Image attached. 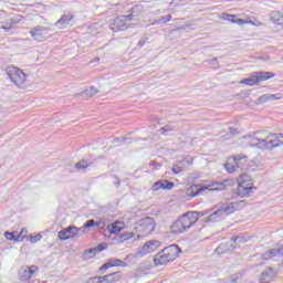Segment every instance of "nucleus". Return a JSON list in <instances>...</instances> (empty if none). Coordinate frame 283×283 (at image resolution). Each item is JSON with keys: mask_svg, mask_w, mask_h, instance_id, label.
I'll return each mask as SVG.
<instances>
[{"mask_svg": "<svg viewBox=\"0 0 283 283\" xmlns=\"http://www.w3.org/2000/svg\"><path fill=\"white\" fill-rule=\"evenodd\" d=\"M171 170L172 174H180V171H182V168L178 167V165H174Z\"/></svg>", "mask_w": 283, "mask_h": 283, "instance_id": "nucleus-43", "label": "nucleus"}, {"mask_svg": "<svg viewBox=\"0 0 283 283\" xmlns=\"http://www.w3.org/2000/svg\"><path fill=\"white\" fill-rule=\"evenodd\" d=\"M258 77L255 75V73H253L250 77L248 78H244L241 81V85H250V86H253V85H258Z\"/></svg>", "mask_w": 283, "mask_h": 283, "instance_id": "nucleus-24", "label": "nucleus"}, {"mask_svg": "<svg viewBox=\"0 0 283 283\" xmlns=\"http://www.w3.org/2000/svg\"><path fill=\"white\" fill-rule=\"evenodd\" d=\"M160 134H165L166 132H174V127L171 126H164L159 129Z\"/></svg>", "mask_w": 283, "mask_h": 283, "instance_id": "nucleus-39", "label": "nucleus"}, {"mask_svg": "<svg viewBox=\"0 0 283 283\" xmlns=\"http://www.w3.org/2000/svg\"><path fill=\"white\" fill-rule=\"evenodd\" d=\"M259 103H269V101H271V96L270 94H264L261 97H259Z\"/></svg>", "mask_w": 283, "mask_h": 283, "instance_id": "nucleus-33", "label": "nucleus"}, {"mask_svg": "<svg viewBox=\"0 0 283 283\" xmlns=\"http://www.w3.org/2000/svg\"><path fill=\"white\" fill-rule=\"evenodd\" d=\"M160 189H174V182L169 181V180H159L156 181L153 185V191H158Z\"/></svg>", "mask_w": 283, "mask_h": 283, "instance_id": "nucleus-16", "label": "nucleus"}, {"mask_svg": "<svg viewBox=\"0 0 283 283\" xmlns=\"http://www.w3.org/2000/svg\"><path fill=\"white\" fill-rule=\"evenodd\" d=\"M126 140H127V138H118V137H116V138L113 139V143H125Z\"/></svg>", "mask_w": 283, "mask_h": 283, "instance_id": "nucleus-49", "label": "nucleus"}, {"mask_svg": "<svg viewBox=\"0 0 283 283\" xmlns=\"http://www.w3.org/2000/svg\"><path fill=\"white\" fill-rule=\"evenodd\" d=\"M87 167H90V161H87L86 159H81L80 161H77L75 164V169H87Z\"/></svg>", "mask_w": 283, "mask_h": 283, "instance_id": "nucleus-27", "label": "nucleus"}, {"mask_svg": "<svg viewBox=\"0 0 283 283\" xmlns=\"http://www.w3.org/2000/svg\"><path fill=\"white\" fill-rule=\"evenodd\" d=\"M107 269H112V265L109 262L104 263L101 268L99 271H107Z\"/></svg>", "mask_w": 283, "mask_h": 283, "instance_id": "nucleus-44", "label": "nucleus"}, {"mask_svg": "<svg viewBox=\"0 0 283 283\" xmlns=\"http://www.w3.org/2000/svg\"><path fill=\"white\" fill-rule=\"evenodd\" d=\"M247 178H249L247 175H240L239 176V186L237 188V193L240 196V198H245V196H249L252 191H255V187L247 185Z\"/></svg>", "mask_w": 283, "mask_h": 283, "instance_id": "nucleus-10", "label": "nucleus"}, {"mask_svg": "<svg viewBox=\"0 0 283 283\" xmlns=\"http://www.w3.org/2000/svg\"><path fill=\"white\" fill-rule=\"evenodd\" d=\"M256 80L259 83H262L263 81H269V78H273L275 74L271 72H255Z\"/></svg>", "mask_w": 283, "mask_h": 283, "instance_id": "nucleus-22", "label": "nucleus"}, {"mask_svg": "<svg viewBox=\"0 0 283 283\" xmlns=\"http://www.w3.org/2000/svg\"><path fill=\"white\" fill-rule=\"evenodd\" d=\"M202 186L200 185H192L186 190V195L188 198H196L198 193H202Z\"/></svg>", "mask_w": 283, "mask_h": 283, "instance_id": "nucleus-20", "label": "nucleus"}, {"mask_svg": "<svg viewBox=\"0 0 283 283\" xmlns=\"http://www.w3.org/2000/svg\"><path fill=\"white\" fill-rule=\"evenodd\" d=\"M248 23L250 25H254L255 28H260V25H264V23H262L260 20H255V21L250 20V21H248Z\"/></svg>", "mask_w": 283, "mask_h": 283, "instance_id": "nucleus-36", "label": "nucleus"}, {"mask_svg": "<svg viewBox=\"0 0 283 283\" xmlns=\"http://www.w3.org/2000/svg\"><path fill=\"white\" fill-rule=\"evenodd\" d=\"M120 231H123V222L117 221L107 226V228L104 231V235H118Z\"/></svg>", "mask_w": 283, "mask_h": 283, "instance_id": "nucleus-14", "label": "nucleus"}, {"mask_svg": "<svg viewBox=\"0 0 283 283\" xmlns=\"http://www.w3.org/2000/svg\"><path fill=\"white\" fill-rule=\"evenodd\" d=\"M36 271H39V266H22L18 273V277L20 282H30L34 275H36Z\"/></svg>", "mask_w": 283, "mask_h": 283, "instance_id": "nucleus-11", "label": "nucleus"}, {"mask_svg": "<svg viewBox=\"0 0 283 283\" xmlns=\"http://www.w3.org/2000/svg\"><path fill=\"white\" fill-rule=\"evenodd\" d=\"M84 254H85V255H91V254H93L92 258H94V255L97 254L96 248H92V249H88V250L84 251Z\"/></svg>", "mask_w": 283, "mask_h": 283, "instance_id": "nucleus-38", "label": "nucleus"}, {"mask_svg": "<svg viewBox=\"0 0 283 283\" xmlns=\"http://www.w3.org/2000/svg\"><path fill=\"white\" fill-rule=\"evenodd\" d=\"M161 242L158 240H150L146 242L140 250L137 251L136 258H144V255H147L149 253H154L155 251H158L161 247Z\"/></svg>", "mask_w": 283, "mask_h": 283, "instance_id": "nucleus-8", "label": "nucleus"}, {"mask_svg": "<svg viewBox=\"0 0 283 283\" xmlns=\"http://www.w3.org/2000/svg\"><path fill=\"white\" fill-rule=\"evenodd\" d=\"M227 216H230V212L227 208V203H223L206 219V222H220V220L227 218Z\"/></svg>", "mask_w": 283, "mask_h": 283, "instance_id": "nucleus-12", "label": "nucleus"}, {"mask_svg": "<svg viewBox=\"0 0 283 283\" xmlns=\"http://www.w3.org/2000/svg\"><path fill=\"white\" fill-rule=\"evenodd\" d=\"M178 253H180V249L176 244L163 249L154 256L155 266H163L169 264V262H174L178 258Z\"/></svg>", "mask_w": 283, "mask_h": 283, "instance_id": "nucleus-2", "label": "nucleus"}, {"mask_svg": "<svg viewBox=\"0 0 283 283\" xmlns=\"http://www.w3.org/2000/svg\"><path fill=\"white\" fill-rule=\"evenodd\" d=\"M114 282V276L113 277H108V283Z\"/></svg>", "mask_w": 283, "mask_h": 283, "instance_id": "nucleus-56", "label": "nucleus"}, {"mask_svg": "<svg viewBox=\"0 0 283 283\" xmlns=\"http://www.w3.org/2000/svg\"><path fill=\"white\" fill-rule=\"evenodd\" d=\"M133 18H134L133 13H129L127 15H120L119 18H116L113 23L109 24V28L113 32L127 30L126 21H132Z\"/></svg>", "mask_w": 283, "mask_h": 283, "instance_id": "nucleus-9", "label": "nucleus"}, {"mask_svg": "<svg viewBox=\"0 0 283 283\" xmlns=\"http://www.w3.org/2000/svg\"><path fill=\"white\" fill-rule=\"evenodd\" d=\"M108 264H111V268H113V266H125V262H123L120 259L109 260Z\"/></svg>", "mask_w": 283, "mask_h": 283, "instance_id": "nucleus-29", "label": "nucleus"}, {"mask_svg": "<svg viewBox=\"0 0 283 283\" xmlns=\"http://www.w3.org/2000/svg\"><path fill=\"white\" fill-rule=\"evenodd\" d=\"M249 157L247 155H234L232 157V161H228L227 164H224V169H227L229 174H233V171H238V169L244 171V169H247Z\"/></svg>", "mask_w": 283, "mask_h": 283, "instance_id": "nucleus-5", "label": "nucleus"}, {"mask_svg": "<svg viewBox=\"0 0 283 283\" xmlns=\"http://www.w3.org/2000/svg\"><path fill=\"white\" fill-rule=\"evenodd\" d=\"M87 283H101V276H93L87 280Z\"/></svg>", "mask_w": 283, "mask_h": 283, "instance_id": "nucleus-41", "label": "nucleus"}, {"mask_svg": "<svg viewBox=\"0 0 283 283\" xmlns=\"http://www.w3.org/2000/svg\"><path fill=\"white\" fill-rule=\"evenodd\" d=\"M198 222V214L196 212H186L179 217L170 226V233L174 235H179V233H185L188 229H191L193 224Z\"/></svg>", "mask_w": 283, "mask_h": 283, "instance_id": "nucleus-1", "label": "nucleus"}, {"mask_svg": "<svg viewBox=\"0 0 283 283\" xmlns=\"http://www.w3.org/2000/svg\"><path fill=\"white\" fill-rule=\"evenodd\" d=\"M41 238H43V235H41V234H35L33 237L32 235L29 237L31 244H35V242H39V240H41Z\"/></svg>", "mask_w": 283, "mask_h": 283, "instance_id": "nucleus-32", "label": "nucleus"}, {"mask_svg": "<svg viewBox=\"0 0 283 283\" xmlns=\"http://www.w3.org/2000/svg\"><path fill=\"white\" fill-rule=\"evenodd\" d=\"M86 96H88L90 98H92V96H96V94H98V90L94 86H90L86 91H85Z\"/></svg>", "mask_w": 283, "mask_h": 283, "instance_id": "nucleus-28", "label": "nucleus"}, {"mask_svg": "<svg viewBox=\"0 0 283 283\" xmlns=\"http://www.w3.org/2000/svg\"><path fill=\"white\" fill-rule=\"evenodd\" d=\"M114 275H116V273L99 276V283H109V277H114Z\"/></svg>", "mask_w": 283, "mask_h": 283, "instance_id": "nucleus-30", "label": "nucleus"}, {"mask_svg": "<svg viewBox=\"0 0 283 283\" xmlns=\"http://www.w3.org/2000/svg\"><path fill=\"white\" fill-rule=\"evenodd\" d=\"M220 187H224V184L220 181H212L207 186H201L202 191H220Z\"/></svg>", "mask_w": 283, "mask_h": 283, "instance_id": "nucleus-21", "label": "nucleus"}, {"mask_svg": "<svg viewBox=\"0 0 283 283\" xmlns=\"http://www.w3.org/2000/svg\"><path fill=\"white\" fill-rule=\"evenodd\" d=\"M282 254H283V248H274L263 253L262 260H273V258H277V255H282Z\"/></svg>", "mask_w": 283, "mask_h": 283, "instance_id": "nucleus-17", "label": "nucleus"}, {"mask_svg": "<svg viewBox=\"0 0 283 283\" xmlns=\"http://www.w3.org/2000/svg\"><path fill=\"white\" fill-rule=\"evenodd\" d=\"M210 65H213L216 70H218V67H220V65H218V59H216V57L210 61Z\"/></svg>", "mask_w": 283, "mask_h": 283, "instance_id": "nucleus-45", "label": "nucleus"}, {"mask_svg": "<svg viewBox=\"0 0 283 283\" xmlns=\"http://www.w3.org/2000/svg\"><path fill=\"white\" fill-rule=\"evenodd\" d=\"M197 214V217L199 218H203V216H208V213H211V210H202V211H199V212H195Z\"/></svg>", "mask_w": 283, "mask_h": 283, "instance_id": "nucleus-40", "label": "nucleus"}, {"mask_svg": "<svg viewBox=\"0 0 283 283\" xmlns=\"http://www.w3.org/2000/svg\"><path fill=\"white\" fill-rule=\"evenodd\" d=\"M120 238L123 240H132V238H134V232L122 233Z\"/></svg>", "mask_w": 283, "mask_h": 283, "instance_id": "nucleus-34", "label": "nucleus"}, {"mask_svg": "<svg viewBox=\"0 0 283 283\" xmlns=\"http://www.w3.org/2000/svg\"><path fill=\"white\" fill-rule=\"evenodd\" d=\"M229 132H230L231 136H237V134H240V132L238 130V128H233V127H230V128H229Z\"/></svg>", "mask_w": 283, "mask_h": 283, "instance_id": "nucleus-46", "label": "nucleus"}, {"mask_svg": "<svg viewBox=\"0 0 283 283\" xmlns=\"http://www.w3.org/2000/svg\"><path fill=\"white\" fill-rule=\"evenodd\" d=\"M145 43H147V38H143L142 40H139L138 48H143Z\"/></svg>", "mask_w": 283, "mask_h": 283, "instance_id": "nucleus-47", "label": "nucleus"}, {"mask_svg": "<svg viewBox=\"0 0 283 283\" xmlns=\"http://www.w3.org/2000/svg\"><path fill=\"white\" fill-rule=\"evenodd\" d=\"M98 61H101V57H95V59L91 60V63H98Z\"/></svg>", "mask_w": 283, "mask_h": 283, "instance_id": "nucleus-54", "label": "nucleus"}, {"mask_svg": "<svg viewBox=\"0 0 283 283\" xmlns=\"http://www.w3.org/2000/svg\"><path fill=\"white\" fill-rule=\"evenodd\" d=\"M7 75L10 78L11 83L19 87L20 90H25L28 75L23 72V70L17 66H8L7 67Z\"/></svg>", "mask_w": 283, "mask_h": 283, "instance_id": "nucleus-4", "label": "nucleus"}, {"mask_svg": "<svg viewBox=\"0 0 283 283\" xmlns=\"http://www.w3.org/2000/svg\"><path fill=\"white\" fill-rule=\"evenodd\" d=\"M48 32V29L44 27H35L30 30V34L34 41H39L40 43H43L45 41V34Z\"/></svg>", "mask_w": 283, "mask_h": 283, "instance_id": "nucleus-13", "label": "nucleus"}, {"mask_svg": "<svg viewBox=\"0 0 283 283\" xmlns=\"http://www.w3.org/2000/svg\"><path fill=\"white\" fill-rule=\"evenodd\" d=\"M216 252H217V253H222V245L218 247V248L216 249Z\"/></svg>", "mask_w": 283, "mask_h": 283, "instance_id": "nucleus-55", "label": "nucleus"}, {"mask_svg": "<svg viewBox=\"0 0 283 283\" xmlns=\"http://www.w3.org/2000/svg\"><path fill=\"white\" fill-rule=\"evenodd\" d=\"M74 19L72 13L63 14L56 22V25L61 29L65 28V25H70L71 21Z\"/></svg>", "mask_w": 283, "mask_h": 283, "instance_id": "nucleus-19", "label": "nucleus"}, {"mask_svg": "<svg viewBox=\"0 0 283 283\" xmlns=\"http://www.w3.org/2000/svg\"><path fill=\"white\" fill-rule=\"evenodd\" d=\"M150 167H154L156 169L160 167V164H158V161H150Z\"/></svg>", "mask_w": 283, "mask_h": 283, "instance_id": "nucleus-51", "label": "nucleus"}, {"mask_svg": "<svg viewBox=\"0 0 283 283\" xmlns=\"http://www.w3.org/2000/svg\"><path fill=\"white\" fill-rule=\"evenodd\" d=\"M168 21H171V14L159 17L153 21V25H160V23H168Z\"/></svg>", "mask_w": 283, "mask_h": 283, "instance_id": "nucleus-25", "label": "nucleus"}, {"mask_svg": "<svg viewBox=\"0 0 283 283\" xmlns=\"http://www.w3.org/2000/svg\"><path fill=\"white\" fill-rule=\"evenodd\" d=\"M114 185L120 187V179H118V177H114Z\"/></svg>", "mask_w": 283, "mask_h": 283, "instance_id": "nucleus-50", "label": "nucleus"}, {"mask_svg": "<svg viewBox=\"0 0 283 283\" xmlns=\"http://www.w3.org/2000/svg\"><path fill=\"white\" fill-rule=\"evenodd\" d=\"M27 233H28V230L27 229H22L20 231V233H17V235H23V240L27 238Z\"/></svg>", "mask_w": 283, "mask_h": 283, "instance_id": "nucleus-48", "label": "nucleus"}, {"mask_svg": "<svg viewBox=\"0 0 283 283\" xmlns=\"http://www.w3.org/2000/svg\"><path fill=\"white\" fill-rule=\"evenodd\" d=\"M154 231H156V221L151 217L140 219L135 226V233L137 235V240H142V238H147V235H151Z\"/></svg>", "mask_w": 283, "mask_h": 283, "instance_id": "nucleus-3", "label": "nucleus"}, {"mask_svg": "<svg viewBox=\"0 0 283 283\" xmlns=\"http://www.w3.org/2000/svg\"><path fill=\"white\" fill-rule=\"evenodd\" d=\"M83 233H85L83 228H76L75 226H70L65 229H62L57 233V238H60L61 240H72V238H81Z\"/></svg>", "mask_w": 283, "mask_h": 283, "instance_id": "nucleus-7", "label": "nucleus"}, {"mask_svg": "<svg viewBox=\"0 0 283 283\" xmlns=\"http://www.w3.org/2000/svg\"><path fill=\"white\" fill-rule=\"evenodd\" d=\"M97 224L94 219H91L84 223L83 229H90V227H96Z\"/></svg>", "mask_w": 283, "mask_h": 283, "instance_id": "nucleus-31", "label": "nucleus"}, {"mask_svg": "<svg viewBox=\"0 0 283 283\" xmlns=\"http://www.w3.org/2000/svg\"><path fill=\"white\" fill-rule=\"evenodd\" d=\"M4 237L11 242H23V234H17L15 232H6Z\"/></svg>", "mask_w": 283, "mask_h": 283, "instance_id": "nucleus-23", "label": "nucleus"}, {"mask_svg": "<svg viewBox=\"0 0 283 283\" xmlns=\"http://www.w3.org/2000/svg\"><path fill=\"white\" fill-rule=\"evenodd\" d=\"M223 19L230 21V23H235V15L233 14H226Z\"/></svg>", "mask_w": 283, "mask_h": 283, "instance_id": "nucleus-37", "label": "nucleus"}, {"mask_svg": "<svg viewBox=\"0 0 283 283\" xmlns=\"http://www.w3.org/2000/svg\"><path fill=\"white\" fill-rule=\"evenodd\" d=\"M232 242H242V237H233Z\"/></svg>", "mask_w": 283, "mask_h": 283, "instance_id": "nucleus-53", "label": "nucleus"}, {"mask_svg": "<svg viewBox=\"0 0 283 283\" xmlns=\"http://www.w3.org/2000/svg\"><path fill=\"white\" fill-rule=\"evenodd\" d=\"M270 101H280V97H277L275 94H270Z\"/></svg>", "mask_w": 283, "mask_h": 283, "instance_id": "nucleus-52", "label": "nucleus"}, {"mask_svg": "<svg viewBox=\"0 0 283 283\" xmlns=\"http://www.w3.org/2000/svg\"><path fill=\"white\" fill-rule=\"evenodd\" d=\"M245 206H247V200L226 203V207H227L230 216H231V213H235V211H240V209H244Z\"/></svg>", "mask_w": 283, "mask_h": 283, "instance_id": "nucleus-15", "label": "nucleus"}, {"mask_svg": "<svg viewBox=\"0 0 283 283\" xmlns=\"http://www.w3.org/2000/svg\"><path fill=\"white\" fill-rule=\"evenodd\" d=\"M17 24V21L14 20H9L7 22H2L0 28L2 30H4L6 32H9V30H12V28H14V25Z\"/></svg>", "mask_w": 283, "mask_h": 283, "instance_id": "nucleus-26", "label": "nucleus"}, {"mask_svg": "<svg viewBox=\"0 0 283 283\" xmlns=\"http://www.w3.org/2000/svg\"><path fill=\"white\" fill-rule=\"evenodd\" d=\"M273 277H275V272L273 271V269L269 268L268 270L262 272L259 281L260 283H269L271 282V280H273Z\"/></svg>", "mask_w": 283, "mask_h": 283, "instance_id": "nucleus-18", "label": "nucleus"}, {"mask_svg": "<svg viewBox=\"0 0 283 283\" xmlns=\"http://www.w3.org/2000/svg\"><path fill=\"white\" fill-rule=\"evenodd\" d=\"M105 249H107V244L105 243H101L97 247H95L96 253H101V251H105Z\"/></svg>", "mask_w": 283, "mask_h": 283, "instance_id": "nucleus-35", "label": "nucleus"}, {"mask_svg": "<svg viewBox=\"0 0 283 283\" xmlns=\"http://www.w3.org/2000/svg\"><path fill=\"white\" fill-rule=\"evenodd\" d=\"M256 143L262 147V149H273L283 145L282 134H270L265 139L255 138Z\"/></svg>", "mask_w": 283, "mask_h": 283, "instance_id": "nucleus-6", "label": "nucleus"}, {"mask_svg": "<svg viewBox=\"0 0 283 283\" xmlns=\"http://www.w3.org/2000/svg\"><path fill=\"white\" fill-rule=\"evenodd\" d=\"M234 23H238V25H247V23H249V21L243 20V19H237V20H234Z\"/></svg>", "mask_w": 283, "mask_h": 283, "instance_id": "nucleus-42", "label": "nucleus"}]
</instances>
